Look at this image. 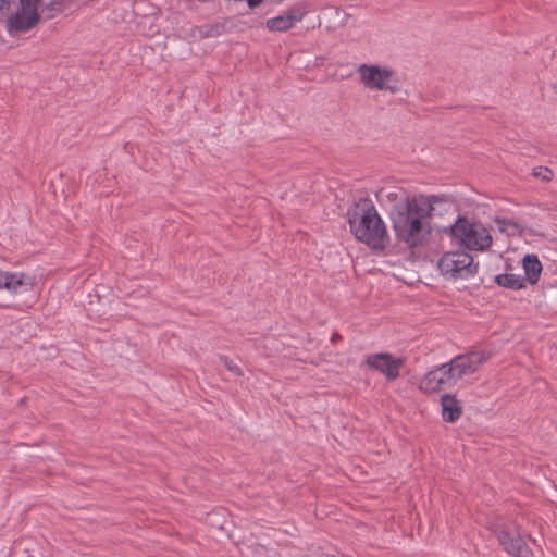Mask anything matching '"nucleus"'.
Listing matches in <instances>:
<instances>
[{"label":"nucleus","mask_w":557,"mask_h":557,"mask_svg":"<svg viewBox=\"0 0 557 557\" xmlns=\"http://www.w3.org/2000/svg\"><path fill=\"white\" fill-rule=\"evenodd\" d=\"M443 201V197L435 195H413L393 206L391 219L397 239L410 248L426 245L432 234L429 218L434 206Z\"/></svg>","instance_id":"nucleus-1"},{"label":"nucleus","mask_w":557,"mask_h":557,"mask_svg":"<svg viewBox=\"0 0 557 557\" xmlns=\"http://www.w3.org/2000/svg\"><path fill=\"white\" fill-rule=\"evenodd\" d=\"M348 222L355 237L373 249H384L389 244L386 225L370 199H360L348 211Z\"/></svg>","instance_id":"nucleus-2"},{"label":"nucleus","mask_w":557,"mask_h":557,"mask_svg":"<svg viewBox=\"0 0 557 557\" xmlns=\"http://www.w3.org/2000/svg\"><path fill=\"white\" fill-rule=\"evenodd\" d=\"M451 236L470 250L483 251L492 244L490 231L478 222H471L466 218H459L450 226Z\"/></svg>","instance_id":"nucleus-3"},{"label":"nucleus","mask_w":557,"mask_h":557,"mask_svg":"<svg viewBox=\"0 0 557 557\" xmlns=\"http://www.w3.org/2000/svg\"><path fill=\"white\" fill-rule=\"evenodd\" d=\"M437 269L447 278L467 280L476 274L478 263L469 252L448 251L438 259Z\"/></svg>","instance_id":"nucleus-4"},{"label":"nucleus","mask_w":557,"mask_h":557,"mask_svg":"<svg viewBox=\"0 0 557 557\" xmlns=\"http://www.w3.org/2000/svg\"><path fill=\"white\" fill-rule=\"evenodd\" d=\"M360 82L370 90H385L396 94L399 90V79L396 73L377 64H360L357 69Z\"/></svg>","instance_id":"nucleus-5"},{"label":"nucleus","mask_w":557,"mask_h":557,"mask_svg":"<svg viewBox=\"0 0 557 557\" xmlns=\"http://www.w3.org/2000/svg\"><path fill=\"white\" fill-rule=\"evenodd\" d=\"M45 5V0H20V7L7 20L9 34L17 35L35 27Z\"/></svg>","instance_id":"nucleus-6"},{"label":"nucleus","mask_w":557,"mask_h":557,"mask_svg":"<svg viewBox=\"0 0 557 557\" xmlns=\"http://www.w3.org/2000/svg\"><path fill=\"white\" fill-rule=\"evenodd\" d=\"M487 359L488 355L484 351L475 350L465 355H458L445 364L447 366L450 377L454 383H456L465 375L474 373Z\"/></svg>","instance_id":"nucleus-7"},{"label":"nucleus","mask_w":557,"mask_h":557,"mask_svg":"<svg viewBox=\"0 0 557 557\" xmlns=\"http://www.w3.org/2000/svg\"><path fill=\"white\" fill-rule=\"evenodd\" d=\"M309 12L307 2H298L282 14L267 20L265 26L271 32H286L301 22Z\"/></svg>","instance_id":"nucleus-8"},{"label":"nucleus","mask_w":557,"mask_h":557,"mask_svg":"<svg viewBox=\"0 0 557 557\" xmlns=\"http://www.w3.org/2000/svg\"><path fill=\"white\" fill-rule=\"evenodd\" d=\"M366 363L384 374L387 381H394L400 375L404 359L396 358L389 352H379L367 356Z\"/></svg>","instance_id":"nucleus-9"},{"label":"nucleus","mask_w":557,"mask_h":557,"mask_svg":"<svg viewBox=\"0 0 557 557\" xmlns=\"http://www.w3.org/2000/svg\"><path fill=\"white\" fill-rule=\"evenodd\" d=\"M499 544L513 557H532V550L516 528L502 529L496 533Z\"/></svg>","instance_id":"nucleus-10"},{"label":"nucleus","mask_w":557,"mask_h":557,"mask_svg":"<svg viewBox=\"0 0 557 557\" xmlns=\"http://www.w3.org/2000/svg\"><path fill=\"white\" fill-rule=\"evenodd\" d=\"M34 278L23 272H7L0 269V289H5L12 295L32 290Z\"/></svg>","instance_id":"nucleus-11"},{"label":"nucleus","mask_w":557,"mask_h":557,"mask_svg":"<svg viewBox=\"0 0 557 557\" xmlns=\"http://www.w3.org/2000/svg\"><path fill=\"white\" fill-rule=\"evenodd\" d=\"M454 381L448 373L447 366L444 363L429 371L420 382V389L424 393H434L441 388L454 385Z\"/></svg>","instance_id":"nucleus-12"},{"label":"nucleus","mask_w":557,"mask_h":557,"mask_svg":"<svg viewBox=\"0 0 557 557\" xmlns=\"http://www.w3.org/2000/svg\"><path fill=\"white\" fill-rule=\"evenodd\" d=\"M442 417L444 421L454 423L462 412L459 400L454 395L445 394L441 397Z\"/></svg>","instance_id":"nucleus-13"},{"label":"nucleus","mask_w":557,"mask_h":557,"mask_svg":"<svg viewBox=\"0 0 557 557\" xmlns=\"http://www.w3.org/2000/svg\"><path fill=\"white\" fill-rule=\"evenodd\" d=\"M525 278L529 283H537L541 272L542 264L535 255H527L522 260Z\"/></svg>","instance_id":"nucleus-14"},{"label":"nucleus","mask_w":557,"mask_h":557,"mask_svg":"<svg viewBox=\"0 0 557 557\" xmlns=\"http://www.w3.org/2000/svg\"><path fill=\"white\" fill-rule=\"evenodd\" d=\"M495 282L503 287L510 289H521L525 287V280L520 275L512 273L499 274L495 276Z\"/></svg>","instance_id":"nucleus-15"},{"label":"nucleus","mask_w":557,"mask_h":557,"mask_svg":"<svg viewBox=\"0 0 557 557\" xmlns=\"http://www.w3.org/2000/svg\"><path fill=\"white\" fill-rule=\"evenodd\" d=\"M222 28L223 27L221 25L216 24V25L201 26V27H198L197 30L201 37H212V36L220 35L222 32Z\"/></svg>","instance_id":"nucleus-16"},{"label":"nucleus","mask_w":557,"mask_h":557,"mask_svg":"<svg viewBox=\"0 0 557 557\" xmlns=\"http://www.w3.org/2000/svg\"><path fill=\"white\" fill-rule=\"evenodd\" d=\"M401 193L399 190H386V189H381L380 193L377 194V197H382V198H386L388 199L391 202H395L394 206L396 203H399L401 202L406 197H401L400 195Z\"/></svg>","instance_id":"nucleus-17"},{"label":"nucleus","mask_w":557,"mask_h":557,"mask_svg":"<svg viewBox=\"0 0 557 557\" xmlns=\"http://www.w3.org/2000/svg\"><path fill=\"white\" fill-rule=\"evenodd\" d=\"M532 174L535 177H540L543 182H549L554 176L553 171L545 166L534 168Z\"/></svg>","instance_id":"nucleus-18"},{"label":"nucleus","mask_w":557,"mask_h":557,"mask_svg":"<svg viewBox=\"0 0 557 557\" xmlns=\"http://www.w3.org/2000/svg\"><path fill=\"white\" fill-rule=\"evenodd\" d=\"M220 359H221L222 363L224 364V367L227 368V370L231 371L233 374H235L237 376L243 374L242 369L228 357L222 356V357H220Z\"/></svg>","instance_id":"nucleus-19"},{"label":"nucleus","mask_w":557,"mask_h":557,"mask_svg":"<svg viewBox=\"0 0 557 557\" xmlns=\"http://www.w3.org/2000/svg\"><path fill=\"white\" fill-rule=\"evenodd\" d=\"M13 0H0V13L7 11Z\"/></svg>","instance_id":"nucleus-20"},{"label":"nucleus","mask_w":557,"mask_h":557,"mask_svg":"<svg viewBox=\"0 0 557 557\" xmlns=\"http://www.w3.org/2000/svg\"><path fill=\"white\" fill-rule=\"evenodd\" d=\"M262 2L263 0H247V3L251 9L259 7Z\"/></svg>","instance_id":"nucleus-21"}]
</instances>
